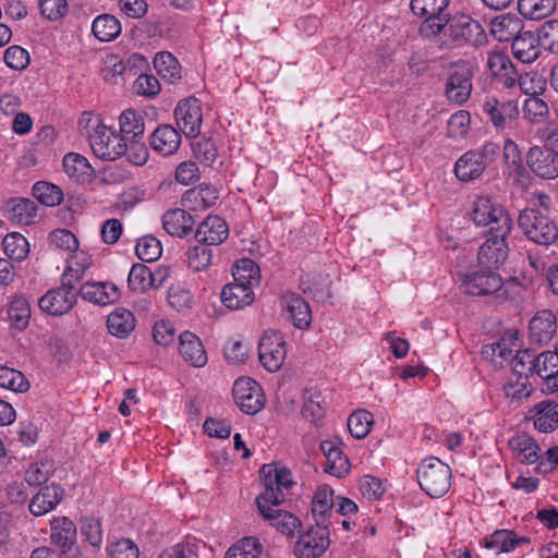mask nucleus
I'll use <instances>...</instances> for the list:
<instances>
[{
  "label": "nucleus",
  "instance_id": "16",
  "mask_svg": "<svg viewBox=\"0 0 558 558\" xmlns=\"http://www.w3.org/2000/svg\"><path fill=\"white\" fill-rule=\"evenodd\" d=\"M509 233L494 232L485 243L480 247L478 263L487 268H497L502 265L508 257V245L506 236Z\"/></svg>",
  "mask_w": 558,
  "mask_h": 558
},
{
  "label": "nucleus",
  "instance_id": "30",
  "mask_svg": "<svg viewBox=\"0 0 558 558\" xmlns=\"http://www.w3.org/2000/svg\"><path fill=\"white\" fill-rule=\"evenodd\" d=\"M3 208L10 221L25 226L35 221L38 210L36 203L28 198H11Z\"/></svg>",
  "mask_w": 558,
  "mask_h": 558
},
{
  "label": "nucleus",
  "instance_id": "3",
  "mask_svg": "<svg viewBox=\"0 0 558 558\" xmlns=\"http://www.w3.org/2000/svg\"><path fill=\"white\" fill-rule=\"evenodd\" d=\"M499 154V145L493 142L485 143L478 149L468 150L456 161L454 174L462 182L474 181L496 161Z\"/></svg>",
  "mask_w": 558,
  "mask_h": 558
},
{
  "label": "nucleus",
  "instance_id": "35",
  "mask_svg": "<svg viewBox=\"0 0 558 558\" xmlns=\"http://www.w3.org/2000/svg\"><path fill=\"white\" fill-rule=\"evenodd\" d=\"M523 28L522 21L511 14L495 17L490 23V33L498 41L513 40Z\"/></svg>",
  "mask_w": 558,
  "mask_h": 558
},
{
  "label": "nucleus",
  "instance_id": "23",
  "mask_svg": "<svg viewBox=\"0 0 558 558\" xmlns=\"http://www.w3.org/2000/svg\"><path fill=\"white\" fill-rule=\"evenodd\" d=\"M149 145L158 154L171 156L181 145V135L172 125L161 124L150 134Z\"/></svg>",
  "mask_w": 558,
  "mask_h": 558
},
{
  "label": "nucleus",
  "instance_id": "22",
  "mask_svg": "<svg viewBox=\"0 0 558 558\" xmlns=\"http://www.w3.org/2000/svg\"><path fill=\"white\" fill-rule=\"evenodd\" d=\"M77 530L72 520L66 517L51 521V543L61 549L63 555H70L76 543Z\"/></svg>",
  "mask_w": 558,
  "mask_h": 558
},
{
  "label": "nucleus",
  "instance_id": "10",
  "mask_svg": "<svg viewBox=\"0 0 558 558\" xmlns=\"http://www.w3.org/2000/svg\"><path fill=\"white\" fill-rule=\"evenodd\" d=\"M286 341L282 333L275 330L266 331L258 344V356L262 365L269 372H277L286 360Z\"/></svg>",
  "mask_w": 558,
  "mask_h": 558
},
{
  "label": "nucleus",
  "instance_id": "15",
  "mask_svg": "<svg viewBox=\"0 0 558 558\" xmlns=\"http://www.w3.org/2000/svg\"><path fill=\"white\" fill-rule=\"evenodd\" d=\"M464 292L471 295H487L502 287V278L492 270H476L461 275Z\"/></svg>",
  "mask_w": 558,
  "mask_h": 558
},
{
  "label": "nucleus",
  "instance_id": "59",
  "mask_svg": "<svg viewBox=\"0 0 558 558\" xmlns=\"http://www.w3.org/2000/svg\"><path fill=\"white\" fill-rule=\"evenodd\" d=\"M193 156L195 159L209 167L217 158V148L210 138H202L192 145Z\"/></svg>",
  "mask_w": 558,
  "mask_h": 558
},
{
  "label": "nucleus",
  "instance_id": "46",
  "mask_svg": "<svg viewBox=\"0 0 558 558\" xmlns=\"http://www.w3.org/2000/svg\"><path fill=\"white\" fill-rule=\"evenodd\" d=\"M263 546L256 537H244L232 545L226 553L225 558H258Z\"/></svg>",
  "mask_w": 558,
  "mask_h": 558
},
{
  "label": "nucleus",
  "instance_id": "39",
  "mask_svg": "<svg viewBox=\"0 0 558 558\" xmlns=\"http://www.w3.org/2000/svg\"><path fill=\"white\" fill-rule=\"evenodd\" d=\"M154 68L163 80L171 84L177 83L182 77L179 61L168 51H160L155 56Z\"/></svg>",
  "mask_w": 558,
  "mask_h": 558
},
{
  "label": "nucleus",
  "instance_id": "9",
  "mask_svg": "<svg viewBox=\"0 0 558 558\" xmlns=\"http://www.w3.org/2000/svg\"><path fill=\"white\" fill-rule=\"evenodd\" d=\"M330 526H311L302 533L294 546V554L298 558H317L322 556L330 545Z\"/></svg>",
  "mask_w": 558,
  "mask_h": 558
},
{
  "label": "nucleus",
  "instance_id": "25",
  "mask_svg": "<svg viewBox=\"0 0 558 558\" xmlns=\"http://www.w3.org/2000/svg\"><path fill=\"white\" fill-rule=\"evenodd\" d=\"M194 225L193 216L182 208L169 209L162 216L163 229L172 236L185 238L190 235Z\"/></svg>",
  "mask_w": 558,
  "mask_h": 558
},
{
  "label": "nucleus",
  "instance_id": "60",
  "mask_svg": "<svg viewBox=\"0 0 558 558\" xmlns=\"http://www.w3.org/2000/svg\"><path fill=\"white\" fill-rule=\"evenodd\" d=\"M233 277L234 281H243L253 286L254 282H258L259 267L254 260L243 258L236 263Z\"/></svg>",
  "mask_w": 558,
  "mask_h": 558
},
{
  "label": "nucleus",
  "instance_id": "38",
  "mask_svg": "<svg viewBox=\"0 0 558 558\" xmlns=\"http://www.w3.org/2000/svg\"><path fill=\"white\" fill-rule=\"evenodd\" d=\"M109 332L117 338H126L135 328V317L125 308H117L107 318Z\"/></svg>",
  "mask_w": 558,
  "mask_h": 558
},
{
  "label": "nucleus",
  "instance_id": "47",
  "mask_svg": "<svg viewBox=\"0 0 558 558\" xmlns=\"http://www.w3.org/2000/svg\"><path fill=\"white\" fill-rule=\"evenodd\" d=\"M34 197L45 206H56L63 201L62 190L52 183L36 182L32 189Z\"/></svg>",
  "mask_w": 558,
  "mask_h": 558
},
{
  "label": "nucleus",
  "instance_id": "52",
  "mask_svg": "<svg viewBox=\"0 0 558 558\" xmlns=\"http://www.w3.org/2000/svg\"><path fill=\"white\" fill-rule=\"evenodd\" d=\"M537 37L546 51L558 54V20H549L542 24Z\"/></svg>",
  "mask_w": 558,
  "mask_h": 558
},
{
  "label": "nucleus",
  "instance_id": "26",
  "mask_svg": "<svg viewBox=\"0 0 558 558\" xmlns=\"http://www.w3.org/2000/svg\"><path fill=\"white\" fill-rule=\"evenodd\" d=\"M120 135L125 142H131V149L136 148L138 138H143L145 132V119L142 113L133 109L124 110L119 117Z\"/></svg>",
  "mask_w": 558,
  "mask_h": 558
},
{
  "label": "nucleus",
  "instance_id": "7",
  "mask_svg": "<svg viewBox=\"0 0 558 558\" xmlns=\"http://www.w3.org/2000/svg\"><path fill=\"white\" fill-rule=\"evenodd\" d=\"M72 270L62 275L61 286L49 290L38 301L40 310L52 316L69 313L76 304L77 291L74 287Z\"/></svg>",
  "mask_w": 558,
  "mask_h": 558
},
{
  "label": "nucleus",
  "instance_id": "28",
  "mask_svg": "<svg viewBox=\"0 0 558 558\" xmlns=\"http://www.w3.org/2000/svg\"><path fill=\"white\" fill-rule=\"evenodd\" d=\"M218 191L207 184H199L197 187L187 190L181 199V205L189 210H205L217 203Z\"/></svg>",
  "mask_w": 558,
  "mask_h": 558
},
{
  "label": "nucleus",
  "instance_id": "49",
  "mask_svg": "<svg viewBox=\"0 0 558 558\" xmlns=\"http://www.w3.org/2000/svg\"><path fill=\"white\" fill-rule=\"evenodd\" d=\"M549 114V107L545 100L533 94L523 105V116L530 122L536 124L545 121Z\"/></svg>",
  "mask_w": 558,
  "mask_h": 558
},
{
  "label": "nucleus",
  "instance_id": "14",
  "mask_svg": "<svg viewBox=\"0 0 558 558\" xmlns=\"http://www.w3.org/2000/svg\"><path fill=\"white\" fill-rule=\"evenodd\" d=\"M174 116L179 129L187 137H195L201 132L203 112L201 101L191 96L177 105Z\"/></svg>",
  "mask_w": 558,
  "mask_h": 558
},
{
  "label": "nucleus",
  "instance_id": "20",
  "mask_svg": "<svg viewBox=\"0 0 558 558\" xmlns=\"http://www.w3.org/2000/svg\"><path fill=\"white\" fill-rule=\"evenodd\" d=\"M229 235L226 221L219 216H208L195 230V239L201 244L219 245Z\"/></svg>",
  "mask_w": 558,
  "mask_h": 558
},
{
  "label": "nucleus",
  "instance_id": "29",
  "mask_svg": "<svg viewBox=\"0 0 558 558\" xmlns=\"http://www.w3.org/2000/svg\"><path fill=\"white\" fill-rule=\"evenodd\" d=\"M179 351L185 362L195 367L207 363V353L201 339L191 331H184L179 337Z\"/></svg>",
  "mask_w": 558,
  "mask_h": 558
},
{
  "label": "nucleus",
  "instance_id": "40",
  "mask_svg": "<svg viewBox=\"0 0 558 558\" xmlns=\"http://www.w3.org/2000/svg\"><path fill=\"white\" fill-rule=\"evenodd\" d=\"M94 36L100 41H111L121 33L120 21L111 14L98 15L92 25Z\"/></svg>",
  "mask_w": 558,
  "mask_h": 558
},
{
  "label": "nucleus",
  "instance_id": "56",
  "mask_svg": "<svg viewBox=\"0 0 558 558\" xmlns=\"http://www.w3.org/2000/svg\"><path fill=\"white\" fill-rule=\"evenodd\" d=\"M3 61L8 68L14 71L25 70L31 61L29 53L21 46L13 45L5 49Z\"/></svg>",
  "mask_w": 558,
  "mask_h": 558
},
{
  "label": "nucleus",
  "instance_id": "36",
  "mask_svg": "<svg viewBox=\"0 0 558 558\" xmlns=\"http://www.w3.org/2000/svg\"><path fill=\"white\" fill-rule=\"evenodd\" d=\"M284 300L289 318L293 326L299 329L308 328L312 322V312L308 303L295 293L287 294Z\"/></svg>",
  "mask_w": 558,
  "mask_h": 558
},
{
  "label": "nucleus",
  "instance_id": "6",
  "mask_svg": "<svg viewBox=\"0 0 558 558\" xmlns=\"http://www.w3.org/2000/svg\"><path fill=\"white\" fill-rule=\"evenodd\" d=\"M477 226H489V233H510L512 220L505 208L488 196H478L471 210Z\"/></svg>",
  "mask_w": 558,
  "mask_h": 558
},
{
  "label": "nucleus",
  "instance_id": "2",
  "mask_svg": "<svg viewBox=\"0 0 558 558\" xmlns=\"http://www.w3.org/2000/svg\"><path fill=\"white\" fill-rule=\"evenodd\" d=\"M92 120L89 113H83V118L78 122L80 126L88 129ZM96 122L93 133L86 130L94 154L105 160H116L123 156L129 150V143L116 131L108 129L98 120Z\"/></svg>",
  "mask_w": 558,
  "mask_h": 558
},
{
  "label": "nucleus",
  "instance_id": "18",
  "mask_svg": "<svg viewBox=\"0 0 558 558\" xmlns=\"http://www.w3.org/2000/svg\"><path fill=\"white\" fill-rule=\"evenodd\" d=\"M487 66L506 88H511L519 84L521 89H523V77L519 75L518 70L507 54L498 51L489 53Z\"/></svg>",
  "mask_w": 558,
  "mask_h": 558
},
{
  "label": "nucleus",
  "instance_id": "48",
  "mask_svg": "<svg viewBox=\"0 0 558 558\" xmlns=\"http://www.w3.org/2000/svg\"><path fill=\"white\" fill-rule=\"evenodd\" d=\"M205 548L204 542L187 539L184 543L165 549L158 558H198L199 551Z\"/></svg>",
  "mask_w": 558,
  "mask_h": 558
},
{
  "label": "nucleus",
  "instance_id": "54",
  "mask_svg": "<svg viewBox=\"0 0 558 558\" xmlns=\"http://www.w3.org/2000/svg\"><path fill=\"white\" fill-rule=\"evenodd\" d=\"M135 252L140 259L146 263H151L161 256L162 247L158 239L151 235H146L137 241Z\"/></svg>",
  "mask_w": 558,
  "mask_h": 558
},
{
  "label": "nucleus",
  "instance_id": "50",
  "mask_svg": "<svg viewBox=\"0 0 558 558\" xmlns=\"http://www.w3.org/2000/svg\"><path fill=\"white\" fill-rule=\"evenodd\" d=\"M0 387L14 392H25L29 383L20 371L0 365Z\"/></svg>",
  "mask_w": 558,
  "mask_h": 558
},
{
  "label": "nucleus",
  "instance_id": "4",
  "mask_svg": "<svg viewBox=\"0 0 558 558\" xmlns=\"http://www.w3.org/2000/svg\"><path fill=\"white\" fill-rule=\"evenodd\" d=\"M420 487L432 498L444 496L451 486V470L436 457L422 461L416 471Z\"/></svg>",
  "mask_w": 558,
  "mask_h": 558
},
{
  "label": "nucleus",
  "instance_id": "64",
  "mask_svg": "<svg viewBox=\"0 0 558 558\" xmlns=\"http://www.w3.org/2000/svg\"><path fill=\"white\" fill-rule=\"evenodd\" d=\"M111 558H138L140 550L135 543L129 538H121L107 547Z\"/></svg>",
  "mask_w": 558,
  "mask_h": 558
},
{
  "label": "nucleus",
  "instance_id": "17",
  "mask_svg": "<svg viewBox=\"0 0 558 558\" xmlns=\"http://www.w3.org/2000/svg\"><path fill=\"white\" fill-rule=\"evenodd\" d=\"M483 112L498 130L510 128L519 117V109L515 101H500L494 97L483 104Z\"/></svg>",
  "mask_w": 558,
  "mask_h": 558
},
{
  "label": "nucleus",
  "instance_id": "33",
  "mask_svg": "<svg viewBox=\"0 0 558 558\" xmlns=\"http://www.w3.org/2000/svg\"><path fill=\"white\" fill-rule=\"evenodd\" d=\"M530 415L536 429L543 433L550 432L558 426V402H538L530 410Z\"/></svg>",
  "mask_w": 558,
  "mask_h": 558
},
{
  "label": "nucleus",
  "instance_id": "51",
  "mask_svg": "<svg viewBox=\"0 0 558 558\" xmlns=\"http://www.w3.org/2000/svg\"><path fill=\"white\" fill-rule=\"evenodd\" d=\"M373 414L366 410L353 412L348 418V428L356 439H362L371 432Z\"/></svg>",
  "mask_w": 558,
  "mask_h": 558
},
{
  "label": "nucleus",
  "instance_id": "61",
  "mask_svg": "<svg viewBox=\"0 0 558 558\" xmlns=\"http://www.w3.org/2000/svg\"><path fill=\"white\" fill-rule=\"evenodd\" d=\"M81 534L90 546L99 548L102 544V530L99 519L93 517L83 519Z\"/></svg>",
  "mask_w": 558,
  "mask_h": 558
},
{
  "label": "nucleus",
  "instance_id": "53",
  "mask_svg": "<svg viewBox=\"0 0 558 558\" xmlns=\"http://www.w3.org/2000/svg\"><path fill=\"white\" fill-rule=\"evenodd\" d=\"M536 356L530 349L518 351L512 359V371L514 374L519 375L520 378L524 377V379L535 374Z\"/></svg>",
  "mask_w": 558,
  "mask_h": 558
},
{
  "label": "nucleus",
  "instance_id": "62",
  "mask_svg": "<svg viewBox=\"0 0 558 558\" xmlns=\"http://www.w3.org/2000/svg\"><path fill=\"white\" fill-rule=\"evenodd\" d=\"M512 537H514L513 531L498 530L486 538L485 546L490 549H496L499 553H509L513 550Z\"/></svg>",
  "mask_w": 558,
  "mask_h": 558
},
{
  "label": "nucleus",
  "instance_id": "44",
  "mask_svg": "<svg viewBox=\"0 0 558 558\" xmlns=\"http://www.w3.org/2000/svg\"><path fill=\"white\" fill-rule=\"evenodd\" d=\"M8 316L11 324L20 329H25L29 324L31 306L23 296H14L8 306Z\"/></svg>",
  "mask_w": 558,
  "mask_h": 558
},
{
  "label": "nucleus",
  "instance_id": "45",
  "mask_svg": "<svg viewBox=\"0 0 558 558\" xmlns=\"http://www.w3.org/2000/svg\"><path fill=\"white\" fill-rule=\"evenodd\" d=\"M3 248L9 258L22 262L29 253V244L24 235L12 232L4 236Z\"/></svg>",
  "mask_w": 558,
  "mask_h": 558
},
{
  "label": "nucleus",
  "instance_id": "27",
  "mask_svg": "<svg viewBox=\"0 0 558 558\" xmlns=\"http://www.w3.org/2000/svg\"><path fill=\"white\" fill-rule=\"evenodd\" d=\"M221 301L230 310H240L251 305L254 301L252 284L234 281L222 288Z\"/></svg>",
  "mask_w": 558,
  "mask_h": 558
},
{
  "label": "nucleus",
  "instance_id": "32",
  "mask_svg": "<svg viewBox=\"0 0 558 558\" xmlns=\"http://www.w3.org/2000/svg\"><path fill=\"white\" fill-rule=\"evenodd\" d=\"M538 37L532 32H521L513 40L511 50L513 57L522 63L534 62L541 54Z\"/></svg>",
  "mask_w": 558,
  "mask_h": 558
},
{
  "label": "nucleus",
  "instance_id": "57",
  "mask_svg": "<svg viewBox=\"0 0 558 558\" xmlns=\"http://www.w3.org/2000/svg\"><path fill=\"white\" fill-rule=\"evenodd\" d=\"M213 251L206 244L195 245L187 252V262L190 268L195 271H202L211 264Z\"/></svg>",
  "mask_w": 558,
  "mask_h": 558
},
{
  "label": "nucleus",
  "instance_id": "19",
  "mask_svg": "<svg viewBox=\"0 0 558 558\" xmlns=\"http://www.w3.org/2000/svg\"><path fill=\"white\" fill-rule=\"evenodd\" d=\"M77 293L83 300L101 306L114 303L121 296L118 286L112 282H85Z\"/></svg>",
  "mask_w": 558,
  "mask_h": 558
},
{
  "label": "nucleus",
  "instance_id": "37",
  "mask_svg": "<svg viewBox=\"0 0 558 558\" xmlns=\"http://www.w3.org/2000/svg\"><path fill=\"white\" fill-rule=\"evenodd\" d=\"M63 168L65 173L73 180L80 183L90 181L94 169L88 160L76 153H69L63 157Z\"/></svg>",
  "mask_w": 558,
  "mask_h": 558
},
{
  "label": "nucleus",
  "instance_id": "21",
  "mask_svg": "<svg viewBox=\"0 0 558 558\" xmlns=\"http://www.w3.org/2000/svg\"><path fill=\"white\" fill-rule=\"evenodd\" d=\"M530 339L538 344H547L557 331V318L550 310L538 311L530 322Z\"/></svg>",
  "mask_w": 558,
  "mask_h": 558
},
{
  "label": "nucleus",
  "instance_id": "11",
  "mask_svg": "<svg viewBox=\"0 0 558 558\" xmlns=\"http://www.w3.org/2000/svg\"><path fill=\"white\" fill-rule=\"evenodd\" d=\"M233 398L246 414L254 415L264 408V393L259 384L250 378H238L232 388Z\"/></svg>",
  "mask_w": 558,
  "mask_h": 558
},
{
  "label": "nucleus",
  "instance_id": "43",
  "mask_svg": "<svg viewBox=\"0 0 558 558\" xmlns=\"http://www.w3.org/2000/svg\"><path fill=\"white\" fill-rule=\"evenodd\" d=\"M128 286L134 292H145L156 286L155 276L144 264H134L128 277Z\"/></svg>",
  "mask_w": 558,
  "mask_h": 558
},
{
  "label": "nucleus",
  "instance_id": "13",
  "mask_svg": "<svg viewBox=\"0 0 558 558\" xmlns=\"http://www.w3.org/2000/svg\"><path fill=\"white\" fill-rule=\"evenodd\" d=\"M526 163L531 171L546 180L558 177V150L547 145H535L526 154Z\"/></svg>",
  "mask_w": 558,
  "mask_h": 558
},
{
  "label": "nucleus",
  "instance_id": "24",
  "mask_svg": "<svg viewBox=\"0 0 558 558\" xmlns=\"http://www.w3.org/2000/svg\"><path fill=\"white\" fill-rule=\"evenodd\" d=\"M333 490L328 486L318 487L312 501V515L317 525L331 526L333 524Z\"/></svg>",
  "mask_w": 558,
  "mask_h": 558
},
{
  "label": "nucleus",
  "instance_id": "63",
  "mask_svg": "<svg viewBox=\"0 0 558 558\" xmlns=\"http://www.w3.org/2000/svg\"><path fill=\"white\" fill-rule=\"evenodd\" d=\"M52 473V465L48 461L32 464L25 472V481L32 486L46 483Z\"/></svg>",
  "mask_w": 558,
  "mask_h": 558
},
{
  "label": "nucleus",
  "instance_id": "34",
  "mask_svg": "<svg viewBox=\"0 0 558 558\" xmlns=\"http://www.w3.org/2000/svg\"><path fill=\"white\" fill-rule=\"evenodd\" d=\"M320 449L327 459L325 472L337 477H342L349 472L350 462L333 441H322Z\"/></svg>",
  "mask_w": 558,
  "mask_h": 558
},
{
  "label": "nucleus",
  "instance_id": "8",
  "mask_svg": "<svg viewBox=\"0 0 558 558\" xmlns=\"http://www.w3.org/2000/svg\"><path fill=\"white\" fill-rule=\"evenodd\" d=\"M473 75L474 73L469 62L460 61L452 64L445 87V95L450 102L463 105L470 99Z\"/></svg>",
  "mask_w": 558,
  "mask_h": 558
},
{
  "label": "nucleus",
  "instance_id": "5",
  "mask_svg": "<svg viewBox=\"0 0 558 558\" xmlns=\"http://www.w3.org/2000/svg\"><path fill=\"white\" fill-rule=\"evenodd\" d=\"M518 226L529 240L541 245H549L558 238L556 223L535 208L522 209L518 217Z\"/></svg>",
  "mask_w": 558,
  "mask_h": 558
},
{
  "label": "nucleus",
  "instance_id": "12",
  "mask_svg": "<svg viewBox=\"0 0 558 558\" xmlns=\"http://www.w3.org/2000/svg\"><path fill=\"white\" fill-rule=\"evenodd\" d=\"M448 32L451 40L448 47H462L465 44L480 47L487 41L483 26L469 16L451 23Z\"/></svg>",
  "mask_w": 558,
  "mask_h": 558
},
{
  "label": "nucleus",
  "instance_id": "41",
  "mask_svg": "<svg viewBox=\"0 0 558 558\" xmlns=\"http://www.w3.org/2000/svg\"><path fill=\"white\" fill-rule=\"evenodd\" d=\"M557 7V0H519L521 15L529 20H542L550 15Z\"/></svg>",
  "mask_w": 558,
  "mask_h": 558
},
{
  "label": "nucleus",
  "instance_id": "58",
  "mask_svg": "<svg viewBox=\"0 0 558 558\" xmlns=\"http://www.w3.org/2000/svg\"><path fill=\"white\" fill-rule=\"evenodd\" d=\"M449 0H411L412 12L418 16L437 15L446 12Z\"/></svg>",
  "mask_w": 558,
  "mask_h": 558
},
{
  "label": "nucleus",
  "instance_id": "1",
  "mask_svg": "<svg viewBox=\"0 0 558 558\" xmlns=\"http://www.w3.org/2000/svg\"><path fill=\"white\" fill-rule=\"evenodd\" d=\"M259 474L264 481V492L256 497L259 513L279 533L289 538L294 537L295 531L302 526L301 520L292 512L275 508L284 500L282 489L293 485L290 470L265 464Z\"/></svg>",
  "mask_w": 558,
  "mask_h": 558
},
{
  "label": "nucleus",
  "instance_id": "42",
  "mask_svg": "<svg viewBox=\"0 0 558 558\" xmlns=\"http://www.w3.org/2000/svg\"><path fill=\"white\" fill-rule=\"evenodd\" d=\"M509 444L522 463L533 464L539 460V447L532 437L521 435L512 438Z\"/></svg>",
  "mask_w": 558,
  "mask_h": 558
},
{
  "label": "nucleus",
  "instance_id": "55",
  "mask_svg": "<svg viewBox=\"0 0 558 558\" xmlns=\"http://www.w3.org/2000/svg\"><path fill=\"white\" fill-rule=\"evenodd\" d=\"M535 374L547 380L558 373V354L556 351H545L536 356Z\"/></svg>",
  "mask_w": 558,
  "mask_h": 558
},
{
  "label": "nucleus",
  "instance_id": "31",
  "mask_svg": "<svg viewBox=\"0 0 558 558\" xmlns=\"http://www.w3.org/2000/svg\"><path fill=\"white\" fill-rule=\"evenodd\" d=\"M63 495L64 489L60 485L54 483L47 485L43 487L31 500L29 511L34 515H43L54 509L61 501Z\"/></svg>",
  "mask_w": 558,
  "mask_h": 558
}]
</instances>
